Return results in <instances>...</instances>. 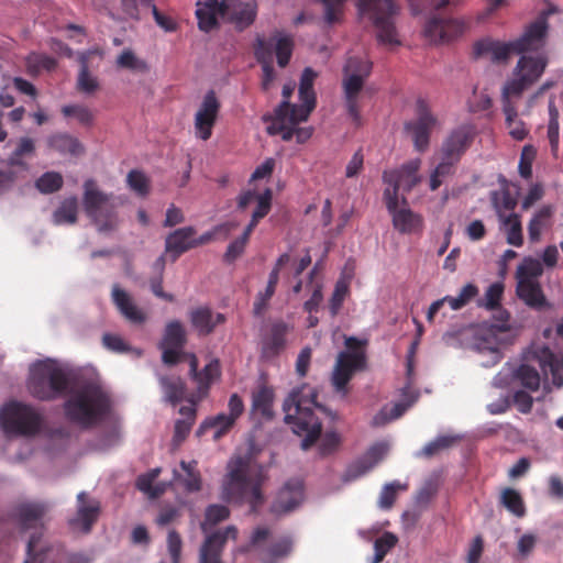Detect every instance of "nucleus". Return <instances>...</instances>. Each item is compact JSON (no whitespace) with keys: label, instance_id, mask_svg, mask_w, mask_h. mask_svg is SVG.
Returning a JSON list of instances; mask_svg holds the SVG:
<instances>
[{"label":"nucleus","instance_id":"nucleus-2","mask_svg":"<svg viewBox=\"0 0 563 563\" xmlns=\"http://www.w3.org/2000/svg\"><path fill=\"white\" fill-rule=\"evenodd\" d=\"M228 468L222 485V499L236 505L247 504L252 512H257L265 501L262 493L265 482L263 468L252 466L249 460L241 456L231 460Z\"/></svg>","mask_w":563,"mask_h":563},{"label":"nucleus","instance_id":"nucleus-33","mask_svg":"<svg viewBox=\"0 0 563 563\" xmlns=\"http://www.w3.org/2000/svg\"><path fill=\"white\" fill-rule=\"evenodd\" d=\"M180 467L184 475L174 470V479L178 481L187 493L199 492L202 487V478L197 461H181Z\"/></svg>","mask_w":563,"mask_h":563},{"label":"nucleus","instance_id":"nucleus-25","mask_svg":"<svg viewBox=\"0 0 563 563\" xmlns=\"http://www.w3.org/2000/svg\"><path fill=\"white\" fill-rule=\"evenodd\" d=\"M197 231L194 227H184L170 232L165 239V253L170 254L172 262H176L184 253L195 249L194 236Z\"/></svg>","mask_w":563,"mask_h":563},{"label":"nucleus","instance_id":"nucleus-7","mask_svg":"<svg viewBox=\"0 0 563 563\" xmlns=\"http://www.w3.org/2000/svg\"><path fill=\"white\" fill-rule=\"evenodd\" d=\"M43 421V416L33 406L20 401H10L0 410V426L7 434L35 435Z\"/></svg>","mask_w":563,"mask_h":563},{"label":"nucleus","instance_id":"nucleus-8","mask_svg":"<svg viewBox=\"0 0 563 563\" xmlns=\"http://www.w3.org/2000/svg\"><path fill=\"white\" fill-rule=\"evenodd\" d=\"M357 9L362 14L368 15L377 30V38L383 44L398 45L395 16L399 8L394 0H357Z\"/></svg>","mask_w":563,"mask_h":563},{"label":"nucleus","instance_id":"nucleus-26","mask_svg":"<svg viewBox=\"0 0 563 563\" xmlns=\"http://www.w3.org/2000/svg\"><path fill=\"white\" fill-rule=\"evenodd\" d=\"M228 0H198L196 16L198 26L203 32H210L218 26V14H223Z\"/></svg>","mask_w":563,"mask_h":563},{"label":"nucleus","instance_id":"nucleus-13","mask_svg":"<svg viewBox=\"0 0 563 563\" xmlns=\"http://www.w3.org/2000/svg\"><path fill=\"white\" fill-rule=\"evenodd\" d=\"M221 103L213 90H209L199 104L195 117L194 128L197 139L208 141L220 114Z\"/></svg>","mask_w":563,"mask_h":563},{"label":"nucleus","instance_id":"nucleus-55","mask_svg":"<svg viewBox=\"0 0 563 563\" xmlns=\"http://www.w3.org/2000/svg\"><path fill=\"white\" fill-rule=\"evenodd\" d=\"M407 485L400 484L397 481L386 484L379 495L378 506L382 509H390L397 498V493L399 490H406Z\"/></svg>","mask_w":563,"mask_h":563},{"label":"nucleus","instance_id":"nucleus-37","mask_svg":"<svg viewBox=\"0 0 563 563\" xmlns=\"http://www.w3.org/2000/svg\"><path fill=\"white\" fill-rule=\"evenodd\" d=\"M187 343V334L183 323L178 320L169 321L165 325L159 346L184 349Z\"/></svg>","mask_w":563,"mask_h":563},{"label":"nucleus","instance_id":"nucleus-42","mask_svg":"<svg viewBox=\"0 0 563 563\" xmlns=\"http://www.w3.org/2000/svg\"><path fill=\"white\" fill-rule=\"evenodd\" d=\"M274 391L272 388L263 386L253 394L252 408L254 411L260 412L264 418L272 419L273 413Z\"/></svg>","mask_w":563,"mask_h":563},{"label":"nucleus","instance_id":"nucleus-40","mask_svg":"<svg viewBox=\"0 0 563 563\" xmlns=\"http://www.w3.org/2000/svg\"><path fill=\"white\" fill-rule=\"evenodd\" d=\"M159 382L168 402L176 405L184 399L186 385L180 377L166 376L162 377Z\"/></svg>","mask_w":563,"mask_h":563},{"label":"nucleus","instance_id":"nucleus-49","mask_svg":"<svg viewBox=\"0 0 563 563\" xmlns=\"http://www.w3.org/2000/svg\"><path fill=\"white\" fill-rule=\"evenodd\" d=\"M236 420L233 419L230 415L219 413L213 418L207 419L200 427L199 431L208 428H214V439H220L223 434H225L235 423Z\"/></svg>","mask_w":563,"mask_h":563},{"label":"nucleus","instance_id":"nucleus-17","mask_svg":"<svg viewBox=\"0 0 563 563\" xmlns=\"http://www.w3.org/2000/svg\"><path fill=\"white\" fill-rule=\"evenodd\" d=\"M464 30L465 23L462 20L435 14L427 21L423 34L431 43L438 44L450 42Z\"/></svg>","mask_w":563,"mask_h":563},{"label":"nucleus","instance_id":"nucleus-31","mask_svg":"<svg viewBox=\"0 0 563 563\" xmlns=\"http://www.w3.org/2000/svg\"><path fill=\"white\" fill-rule=\"evenodd\" d=\"M516 294L529 308L537 311L545 310L550 307L540 282L519 280L516 287Z\"/></svg>","mask_w":563,"mask_h":563},{"label":"nucleus","instance_id":"nucleus-46","mask_svg":"<svg viewBox=\"0 0 563 563\" xmlns=\"http://www.w3.org/2000/svg\"><path fill=\"white\" fill-rule=\"evenodd\" d=\"M56 65L55 58L40 53H31L25 59L26 71L32 76L38 75L43 69L52 70Z\"/></svg>","mask_w":563,"mask_h":563},{"label":"nucleus","instance_id":"nucleus-32","mask_svg":"<svg viewBox=\"0 0 563 563\" xmlns=\"http://www.w3.org/2000/svg\"><path fill=\"white\" fill-rule=\"evenodd\" d=\"M516 98L501 93L503 112L506 117V126L514 140L522 141L528 135V129L522 120L518 118Z\"/></svg>","mask_w":563,"mask_h":563},{"label":"nucleus","instance_id":"nucleus-27","mask_svg":"<svg viewBox=\"0 0 563 563\" xmlns=\"http://www.w3.org/2000/svg\"><path fill=\"white\" fill-rule=\"evenodd\" d=\"M191 325L199 335H209L217 325L225 322L227 318L221 312H213L208 306L197 307L189 312Z\"/></svg>","mask_w":563,"mask_h":563},{"label":"nucleus","instance_id":"nucleus-50","mask_svg":"<svg viewBox=\"0 0 563 563\" xmlns=\"http://www.w3.org/2000/svg\"><path fill=\"white\" fill-rule=\"evenodd\" d=\"M117 66L123 69H130L136 73L148 71V65L145 60L140 59L133 51L126 48L117 58Z\"/></svg>","mask_w":563,"mask_h":563},{"label":"nucleus","instance_id":"nucleus-53","mask_svg":"<svg viewBox=\"0 0 563 563\" xmlns=\"http://www.w3.org/2000/svg\"><path fill=\"white\" fill-rule=\"evenodd\" d=\"M126 183L128 186L141 197H145L150 194V179L139 169H132L129 172Z\"/></svg>","mask_w":563,"mask_h":563},{"label":"nucleus","instance_id":"nucleus-47","mask_svg":"<svg viewBox=\"0 0 563 563\" xmlns=\"http://www.w3.org/2000/svg\"><path fill=\"white\" fill-rule=\"evenodd\" d=\"M551 216L552 208L550 206H543L533 214L528 224V234L531 242L540 241L542 230Z\"/></svg>","mask_w":563,"mask_h":563},{"label":"nucleus","instance_id":"nucleus-29","mask_svg":"<svg viewBox=\"0 0 563 563\" xmlns=\"http://www.w3.org/2000/svg\"><path fill=\"white\" fill-rule=\"evenodd\" d=\"M404 401L395 404L393 407H383L373 418L374 427H382L393 420L400 418L406 410L413 405L418 398V394L409 386L402 388Z\"/></svg>","mask_w":563,"mask_h":563},{"label":"nucleus","instance_id":"nucleus-18","mask_svg":"<svg viewBox=\"0 0 563 563\" xmlns=\"http://www.w3.org/2000/svg\"><path fill=\"white\" fill-rule=\"evenodd\" d=\"M238 528L228 526L224 529L209 533L199 549L198 563H224L221 559L229 539H238Z\"/></svg>","mask_w":563,"mask_h":563},{"label":"nucleus","instance_id":"nucleus-63","mask_svg":"<svg viewBox=\"0 0 563 563\" xmlns=\"http://www.w3.org/2000/svg\"><path fill=\"white\" fill-rule=\"evenodd\" d=\"M167 551L170 555L172 563H180L183 540L176 530H169L167 534Z\"/></svg>","mask_w":563,"mask_h":563},{"label":"nucleus","instance_id":"nucleus-23","mask_svg":"<svg viewBox=\"0 0 563 563\" xmlns=\"http://www.w3.org/2000/svg\"><path fill=\"white\" fill-rule=\"evenodd\" d=\"M474 133L468 126H460L453 130L443 141L441 146V156H446L460 162L463 154L471 146Z\"/></svg>","mask_w":563,"mask_h":563},{"label":"nucleus","instance_id":"nucleus-48","mask_svg":"<svg viewBox=\"0 0 563 563\" xmlns=\"http://www.w3.org/2000/svg\"><path fill=\"white\" fill-rule=\"evenodd\" d=\"M63 176L57 172H46L41 175L36 181V189L45 195L54 194L63 187Z\"/></svg>","mask_w":563,"mask_h":563},{"label":"nucleus","instance_id":"nucleus-34","mask_svg":"<svg viewBox=\"0 0 563 563\" xmlns=\"http://www.w3.org/2000/svg\"><path fill=\"white\" fill-rule=\"evenodd\" d=\"M47 145L51 150L59 154H69L79 156L84 153V146L79 140L68 133H55L47 139Z\"/></svg>","mask_w":563,"mask_h":563},{"label":"nucleus","instance_id":"nucleus-20","mask_svg":"<svg viewBox=\"0 0 563 563\" xmlns=\"http://www.w3.org/2000/svg\"><path fill=\"white\" fill-rule=\"evenodd\" d=\"M257 11L258 5L255 0H235L232 3L227 2L224 13L218 14V16H227L228 21L232 23L238 31L242 32L254 23Z\"/></svg>","mask_w":563,"mask_h":563},{"label":"nucleus","instance_id":"nucleus-10","mask_svg":"<svg viewBox=\"0 0 563 563\" xmlns=\"http://www.w3.org/2000/svg\"><path fill=\"white\" fill-rule=\"evenodd\" d=\"M420 166L421 159L415 158L402 164L399 168L384 170L382 178L387 187L384 189L383 198L387 209L395 206V199H399L400 188L405 192H410L420 183L418 176Z\"/></svg>","mask_w":563,"mask_h":563},{"label":"nucleus","instance_id":"nucleus-60","mask_svg":"<svg viewBox=\"0 0 563 563\" xmlns=\"http://www.w3.org/2000/svg\"><path fill=\"white\" fill-rule=\"evenodd\" d=\"M504 292V285L500 283L492 284L485 292V301L479 302V306L485 307L488 310H495L500 306V299Z\"/></svg>","mask_w":563,"mask_h":563},{"label":"nucleus","instance_id":"nucleus-43","mask_svg":"<svg viewBox=\"0 0 563 563\" xmlns=\"http://www.w3.org/2000/svg\"><path fill=\"white\" fill-rule=\"evenodd\" d=\"M543 274L542 263L531 256L525 257L516 272L517 283L519 280L539 282V277Z\"/></svg>","mask_w":563,"mask_h":563},{"label":"nucleus","instance_id":"nucleus-45","mask_svg":"<svg viewBox=\"0 0 563 563\" xmlns=\"http://www.w3.org/2000/svg\"><path fill=\"white\" fill-rule=\"evenodd\" d=\"M229 517L230 509L227 506L218 504L209 505L206 508L205 520L201 522L200 529L203 533H207L208 536L209 530L213 526L227 520Z\"/></svg>","mask_w":563,"mask_h":563},{"label":"nucleus","instance_id":"nucleus-38","mask_svg":"<svg viewBox=\"0 0 563 563\" xmlns=\"http://www.w3.org/2000/svg\"><path fill=\"white\" fill-rule=\"evenodd\" d=\"M78 216V199L69 197L64 199L53 213V222L56 225L75 224Z\"/></svg>","mask_w":563,"mask_h":563},{"label":"nucleus","instance_id":"nucleus-3","mask_svg":"<svg viewBox=\"0 0 563 563\" xmlns=\"http://www.w3.org/2000/svg\"><path fill=\"white\" fill-rule=\"evenodd\" d=\"M318 391L314 387L303 384L295 388L283 404L285 422L291 427L294 433L302 437L301 448L309 449L319 438L322 424L314 415L313 408L324 411L323 406L317 402Z\"/></svg>","mask_w":563,"mask_h":563},{"label":"nucleus","instance_id":"nucleus-51","mask_svg":"<svg viewBox=\"0 0 563 563\" xmlns=\"http://www.w3.org/2000/svg\"><path fill=\"white\" fill-rule=\"evenodd\" d=\"M220 374V365L217 360L208 363L202 371L198 372L194 380L198 384L199 391H207L212 382Z\"/></svg>","mask_w":563,"mask_h":563},{"label":"nucleus","instance_id":"nucleus-30","mask_svg":"<svg viewBox=\"0 0 563 563\" xmlns=\"http://www.w3.org/2000/svg\"><path fill=\"white\" fill-rule=\"evenodd\" d=\"M474 53L477 57L489 54L494 63H506L512 53L517 54V48L515 41L504 43L486 38L474 45Z\"/></svg>","mask_w":563,"mask_h":563},{"label":"nucleus","instance_id":"nucleus-4","mask_svg":"<svg viewBox=\"0 0 563 563\" xmlns=\"http://www.w3.org/2000/svg\"><path fill=\"white\" fill-rule=\"evenodd\" d=\"M84 209L101 233L115 231L120 225L118 208L122 203L113 194L101 191L93 179L84 183Z\"/></svg>","mask_w":563,"mask_h":563},{"label":"nucleus","instance_id":"nucleus-21","mask_svg":"<svg viewBox=\"0 0 563 563\" xmlns=\"http://www.w3.org/2000/svg\"><path fill=\"white\" fill-rule=\"evenodd\" d=\"M303 499V484L299 479H290L280 488L271 505V512L283 515L294 510Z\"/></svg>","mask_w":563,"mask_h":563},{"label":"nucleus","instance_id":"nucleus-12","mask_svg":"<svg viewBox=\"0 0 563 563\" xmlns=\"http://www.w3.org/2000/svg\"><path fill=\"white\" fill-rule=\"evenodd\" d=\"M437 118L431 113L428 103L417 101V119L406 122L405 130L411 135L413 146L418 152H426L430 143V134L437 125Z\"/></svg>","mask_w":563,"mask_h":563},{"label":"nucleus","instance_id":"nucleus-24","mask_svg":"<svg viewBox=\"0 0 563 563\" xmlns=\"http://www.w3.org/2000/svg\"><path fill=\"white\" fill-rule=\"evenodd\" d=\"M399 199H395V206L387 209L391 214L394 228L406 234L419 231L422 228V218L407 207L408 202L405 197L401 198V208H399Z\"/></svg>","mask_w":563,"mask_h":563},{"label":"nucleus","instance_id":"nucleus-56","mask_svg":"<svg viewBox=\"0 0 563 563\" xmlns=\"http://www.w3.org/2000/svg\"><path fill=\"white\" fill-rule=\"evenodd\" d=\"M537 151L532 145H525L519 159V174L522 178L529 179L532 176V163L536 158Z\"/></svg>","mask_w":563,"mask_h":563},{"label":"nucleus","instance_id":"nucleus-14","mask_svg":"<svg viewBox=\"0 0 563 563\" xmlns=\"http://www.w3.org/2000/svg\"><path fill=\"white\" fill-rule=\"evenodd\" d=\"M291 327L283 320H274L265 325L261 338V358L272 361L287 346V336Z\"/></svg>","mask_w":563,"mask_h":563},{"label":"nucleus","instance_id":"nucleus-54","mask_svg":"<svg viewBox=\"0 0 563 563\" xmlns=\"http://www.w3.org/2000/svg\"><path fill=\"white\" fill-rule=\"evenodd\" d=\"M398 539L391 532H385L374 542V563H380L386 554L397 544Z\"/></svg>","mask_w":563,"mask_h":563},{"label":"nucleus","instance_id":"nucleus-22","mask_svg":"<svg viewBox=\"0 0 563 563\" xmlns=\"http://www.w3.org/2000/svg\"><path fill=\"white\" fill-rule=\"evenodd\" d=\"M527 361L537 362L544 376L551 374L552 384L556 388H561L563 386V376L560 373V364L553 352L548 346L532 345L529 349Z\"/></svg>","mask_w":563,"mask_h":563},{"label":"nucleus","instance_id":"nucleus-57","mask_svg":"<svg viewBox=\"0 0 563 563\" xmlns=\"http://www.w3.org/2000/svg\"><path fill=\"white\" fill-rule=\"evenodd\" d=\"M77 88L79 91L85 93H92L99 88V82L97 78L89 73L86 63H82L80 67L77 78Z\"/></svg>","mask_w":563,"mask_h":563},{"label":"nucleus","instance_id":"nucleus-35","mask_svg":"<svg viewBox=\"0 0 563 563\" xmlns=\"http://www.w3.org/2000/svg\"><path fill=\"white\" fill-rule=\"evenodd\" d=\"M495 209L507 231V243L517 247L521 246L523 244V238L520 217L517 213H510L509 216L500 213V208L497 202H495Z\"/></svg>","mask_w":563,"mask_h":563},{"label":"nucleus","instance_id":"nucleus-62","mask_svg":"<svg viewBox=\"0 0 563 563\" xmlns=\"http://www.w3.org/2000/svg\"><path fill=\"white\" fill-rule=\"evenodd\" d=\"M272 198L273 192L269 188L265 189L264 192L260 194L257 196L256 201V208L252 213V217L255 218V220H262L265 218L272 208Z\"/></svg>","mask_w":563,"mask_h":563},{"label":"nucleus","instance_id":"nucleus-16","mask_svg":"<svg viewBox=\"0 0 563 563\" xmlns=\"http://www.w3.org/2000/svg\"><path fill=\"white\" fill-rule=\"evenodd\" d=\"M101 512L100 501L89 498L86 492L77 495V510L68 519V526L74 532L88 534L99 519Z\"/></svg>","mask_w":563,"mask_h":563},{"label":"nucleus","instance_id":"nucleus-64","mask_svg":"<svg viewBox=\"0 0 563 563\" xmlns=\"http://www.w3.org/2000/svg\"><path fill=\"white\" fill-rule=\"evenodd\" d=\"M389 450V445L386 442H377L373 444L362 456L367 461L368 465H372V468L377 465L384 457L387 455Z\"/></svg>","mask_w":563,"mask_h":563},{"label":"nucleus","instance_id":"nucleus-52","mask_svg":"<svg viewBox=\"0 0 563 563\" xmlns=\"http://www.w3.org/2000/svg\"><path fill=\"white\" fill-rule=\"evenodd\" d=\"M60 112L65 118L75 117L82 125L89 126L93 122L92 111L84 104H66L62 107Z\"/></svg>","mask_w":563,"mask_h":563},{"label":"nucleus","instance_id":"nucleus-41","mask_svg":"<svg viewBox=\"0 0 563 563\" xmlns=\"http://www.w3.org/2000/svg\"><path fill=\"white\" fill-rule=\"evenodd\" d=\"M45 506L42 504H22L18 507V518L23 529H30L42 519L45 514Z\"/></svg>","mask_w":563,"mask_h":563},{"label":"nucleus","instance_id":"nucleus-36","mask_svg":"<svg viewBox=\"0 0 563 563\" xmlns=\"http://www.w3.org/2000/svg\"><path fill=\"white\" fill-rule=\"evenodd\" d=\"M529 353V350L523 355L522 363L515 372V377L520 382V384L531 390L536 391L540 387V374L538 369L534 367V364L538 365L537 362L527 361V355Z\"/></svg>","mask_w":563,"mask_h":563},{"label":"nucleus","instance_id":"nucleus-1","mask_svg":"<svg viewBox=\"0 0 563 563\" xmlns=\"http://www.w3.org/2000/svg\"><path fill=\"white\" fill-rule=\"evenodd\" d=\"M27 389L43 401L69 394L63 406L65 417L84 429L97 424L110 410V399L98 383L90 379L75 383L69 373L54 363L41 362L31 367Z\"/></svg>","mask_w":563,"mask_h":563},{"label":"nucleus","instance_id":"nucleus-5","mask_svg":"<svg viewBox=\"0 0 563 563\" xmlns=\"http://www.w3.org/2000/svg\"><path fill=\"white\" fill-rule=\"evenodd\" d=\"M294 38L291 35L276 31L267 41L265 37L257 35L254 43V56L261 64L263 70L262 88L269 90L275 80V70L273 66V53L275 52L277 64L280 68H285L292 56Z\"/></svg>","mask_w":563,"mask_h":563},{"label":"nucleus","instance_id":"nucleus-44","mask_svg":"<svg viewBox=\"0 0 563 563\" xmlns=\"http://www.w3.org/2000/svg\"><path fill=\"white\" fill-rule=\"evenodd\" d=\"M500 504L514 516L521 518L526 515V506L520 493L514 488L506 487L500 494Z\"/></svg>","mask_w":563,"mask_h":563},{"label":"nucleus","instance_id":"nucleus-19","mask_svg":"<svg viewBox=\"0 0 563 563\" xmlns=\"http://www.w3.org/2000/svg\"><path fill=\"white\" fill-rule=\"evenodd\" d=\"M548 30V16L545 13H541L526 26L522 35L515 40L517 54L541 49L545 45Z\"/></svg>","mask_w":563,"mask_h":563},{"label":"nucleus","instance_id":"nucleus-59","mask_svg":"<svg viewBox=\"0 0 563 563\" xmlns=\"http://www.w3.org/2000/svg\"><path fill=\"white\" fill-rule=\"evenodd\" d=\"M324 5V20L328 24L338 22L343 12V5L347 0H318Z\"/></svg>","mask_w":563,"mask_h":563},{"label":"nucleus","instance_id":"nucleus-9","mask_svg":"<svg viewBox=\"0 0 563 563\" xmlns=\"http://www.w3.org/2000/svg\"><path fill=\"white\" fill-rule=\"evenodd\" d=\"M547 65L544 56H521L512 71L514 78L506 81L501 93L520 99L522 92L539 80Z\"/></svg>","mask_w":563,"mask_h":563},{"label":"nucleus","instance_id":"nucleus-11","mask_svg":"<svg viewBox=\"0 0 563 563\" xmlns=\"http://www.w3.org/2000/svg\"><path fill=\"white\" fill-rule=\"evenodd\" d=\"M366 353H339L331 375L334 390L345 397L349 383L357 372L366 368Z\"/></svg>","mask_w":563,"mask_h":563},{"label":"nucleus","instance_id":"nucleus-61","mask_svg":"<svg viewBox=\"0 0 563 563\" xmlns=\"http://www.w3.org/2000/svg\"><path fill=\"white\" fill-rule=\"evenodd\" d=\"M371 470L372 465H368L367 461L361 457L347 466L342 476V479L345 483L355 481L365 475Z\"/></svg>","mask_w":563,"mask_h":563},{"label":"nucleus","instance_id":"nucleus-15","mask_svg":"<svg viewBox=\"0 0 563 563\" xmlns=\"http://www.w3.org/2000/svg\"><path fill=\"white\" fill-rule=\"evenodd\" d=\"M318 74L311 68L306 67L301 74L299 82V99L300 104H292L290 121L292 123H300L307 121L310 113L316 108L317 96L313 89L314 80Z\"/></svg>","mask_w":563,"mask_h":563},{"label":"nucleus","instance_id":"nucleus-6","mask_svg":"<svg viewBox=\"0 0 563 563\" xmlns=\"http://www.w3.org/2000/svg\"><path fill=\"white\" fill-rule=\"evenodd\" d=\"M372 73V63L365 57L351 56L343 67L342 89L345 108L352 122L362 124L360 95Z\"/></svg>","mask_w":563,"mask_h":563},{"label":"nucleus","instance_id":"nucleus-39","mask_svg":"<svg viewBox=\"0 0 563 563\" xmlns=\"http://www.w3.org/2000/svg\"><path fill=\"white\" fill-rule=\"evenodd\" d=\"M35 153V143L31 137H21L15 150L7 159V165L11 167L27 168L24 157H30Z\"/></svg>","mask_w":563,"mask_h":563},{"label":"nucleus","instance_id":"nucleus-58","mask_svg":"<svg viewBox=\"0 0 563 563\" xmlns=\"http://www.w3.org/2000/svg\"><path fill=\"white\" fill-rule=\"evenodd\" d=\"M349 294V285L339 280L335 284L334 291L331 296L330 302H329V309L331 314L334 317L339 313V311L342 308L343 301L345 297Z\"/></svg>","mask_w":563,"mask_h":563},{"label":"nucleus","instance_id":"nucleus-28","mask_svg":"<svg viewBox=\"0 0 563 563\" xmlns=\"http://www.w3.org/2000/svg\"><path fill=\"white\" fill-rule=\"evenodd\" d=\"M291 111L292 103L282 101L275 109L272 124L267 126V133L269 135L280 134L284 141H290L295 136V126L298 124L290 121Z\"/></svg>","mask_w":563,"mask_h":563}]
</instances>
